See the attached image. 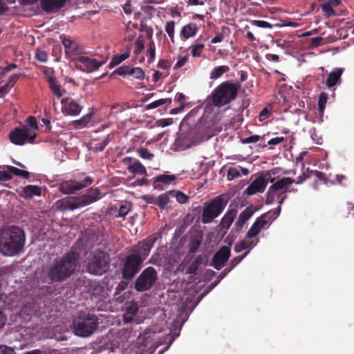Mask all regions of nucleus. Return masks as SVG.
<instances>
[{
	"label": "nucleus",
	"instance_id": "obj_44",
	"mask_svg": "<svg viewBox=\"0 0 354 354\" xmlns=\"http://www.w3.org/2000/svg\"><path fill=\"white\" fill-rule=\"evenodd\" d=\"M131 68V67L130 66L123 65V66L118 68L113 72V73L118 74V75H129Z\"/></svg>",
	"mask_w": 354,
	"mask_h": 354
},
{
	"label": "nucleus",
	"instance_id": "obj_16",
	"mask_svg": "<svg viewBox=\"0 0 354 354\" xmlns=\"http://www.w3.org/2000/svg\"><path fill=\"white\" fill-rule=\"evenodd\" d=\"M266 176L268 181L272 183L271 185L272 191H282L287 194L289 190L288 186L294 182V179L290 177H283L274 182V178L271 177V171H267Z\"/></svg>",
	"mask_w": 354,
	"mask_h": 354
},
{
	"label": "nucleus",
	"instance_id": "obj_40",
	"mask_svg": "<svg viewBox=\"0 0 354 354\" xmlns=\"http://www.w3.org/2000/svg\"><path fill=\"white\" fill-rule=\"evenodd\" d=\"M174 28H175V22L174 21H168L166 24L165 31L168 34V35L172 42H174Z\"/></svg>",
	"mask_w": 354,
	"mask_h": 354
},
{
	"label": "nucleus",
	"instance_id": "obj_9",
	"mask_svg": "<svg viewBox=\"0 0 354 354\" xmlns=\"http://www.w3.org/2000/svg\"><path fill=\"white\" fill-rule=\"evenodd\" d=\"M158 279L156 269L153 267L145 268L135 281L134 288L138 292L149 290Z\"/></svg>",
	"mask_w": 354,
	"mask_h": 354
},
{
	"label": "nucleus",
	"instance_id": "obj_43",
	"mask_svg": "<svg viewBox=\"0 0 354 354\" xmlns=\"http://www.w3.org/2000/svg\"><path fill=\"white\" fill-rule=\"evenodd\" d=\"M322 10L328 17L335 15V11L332 7V5L328 3L322 4Z\"/></svg>",
	"mask_w": 354,
	"mask_h": 354
},
{
	"label": "nucleus",
	"instance_id": "obj_61",
	"mask_svg": "<svg viewBox=\"0 0 354 354\" xmlns=\"http://www.w3.org/2000/svg\"><path fill=\"white\" fill-rule=\"evenodd\" d=\"M310 177V175L304 172L300 176H299L295 180L294 179L293 183H295L297 185L302 183L304 181H305L307 178Z\"/></svg>",
	"mask_w": 354,
	"mask_h": 354
},
{
	"label": "nucleus",
	"instance_id": "obj_7",
	"mask_svg": "<svg viewBox=\"0 0 354 354\" xmlns=\"http://www.w3.org/2000/svg\"><path fill=\"white\" fill-rule=\"evenodd\" d=\"M74 333L82 337L91 335L97 329L98 319L94 314L81 315L73 320Z\"/></svg>",
	"mask_w": 354,
	"mask_h": 354
},
{
	"label": "nucleus",
	"instance_id": "obj_63",
	"mask_svg": "<svg viewBox=\"0 0 354 354\" xmlns=\"http://www.w3.org/2000/svg\"><path fill=\"white\" fill-rule=\"evenodd\" d=\"M14 350L6 345H0V354H13Z\"/></svg>",
	"mask_w": 354,
	"mask_h": 354
},
{
	"label": "nucleus",
	"instance_id": "obj_20",
	"mask_svg": "<svg viewBox=\"0 0 354 354\" xmlns=\"http://www.w3.org/2000/svg\"><path fill=\"white\" fill-rule=\"evenodd\" d=\"M61 103L68 115H77L82 108L76 101L69 98L62 99Z\"/></svg>",
	"mask_w": 354,
	"mask_h": 354
},
{
	"label": "nucleus",
	"instance_id": "obj_24",
	"mask_svg": "<svg viewBox=\"0 0 354 354\" xmlns=\"http://www.w3.org/2000/svg\"><path fill=\"white\" fill-rule=\"evenodd\" d=\"M208 261V257L206 254H203L198 255L196 259L193 261V262L190 264L187 270V272L190 274L196 275L197 274V271L199 269L200 266L203 265H206Z\"/></svg>",
	"mask_w": 354,
	"mask_h": 354
},
{
	"label": "nucleus",
	"instance_id": "obj_23",
	"mask_svg": "<svg viewBox=\"0 0 354 354\" xmlns=\"http://www.w3.org/2000/svg\"><path fill=\"white\" fill-rule=\"evenodd\" d=\"M255 208L253 206H249L246 207L239 214L237 221L235 223V226L237 230L243 228L245 223L252 217L253 214L255 212Z\"/></svg>",
	"mask_w": 354,
	"mask_h": 354
},
{
	"label": "nucleus",
	"instance_id": "obj_47",
	"mask_svg": "<svg viewBox=\"0 0 354 354\" xmlns=\"http://www.w3.org/2000/svg\"><path fill=\"white\" fill-rule=\"evenodd\" d=\"M248 251L245 252L242 256H237L233 258L230 262V269L232 270L236 265H238L248 254Z\"/></svg>",
	"mask_w": 354,
	"mask_h": 354
},
{
	"label": "nucleus",
	"instance_id": "obj_26",
	"mask_svg": "<svg viewBox=\"0 0 354 354\" xmlns=\"http://www.w3.org/2000/svg\"><path fill=\"white\" fill-rule=\"evenodd\" d=\"M342 73V68H335L333 71H331L329 73L328 78L326 80V85L328 88H331L335 86L337 84H339Z\"/></svg>",
	"mask_w": 354,
	"mask_h": 354
},
{
	"label": "nucleus",
	"instance_id": "obj_64",
	"mask_svg": "<svg viewBox=\"0 0 354 354\" xmlns=\"http://www.w3.org/2000/svg\"><path fill=\"white\" fill-rule=\"evenodd\" d=\"M91 120V115L86 114L82 116L80 120H77V124L85 125Z\"/></svg>",
	"mask_w": 354,
	"mask_h": 354
},
{
	"label": "nucleus",
	"instance_id": "obj_3",
	"mask_svg": "<svg viewBox=\"0 0 354 354\" xmlns=\"http://www.w3.org/2000/svg\"><path fill=\"white\" fill-rule=\"evenodd\" d=\"M25 233L17 226H10L0 230V252L4 256L19 254L25 244Z\"/></svg>",
	"mask_w": 354,
	"mask_h": 354
},
{
	"label": "nucleus",
	"instance_id": "obj_36",
	"mask_svg": "<svg viewBox=\"0 0 354 354\" xmlns=\"http://www.w3.org/2000/svg\"><path fill=\"white\" fill-rule=\"evenodd\" d=\"M240 169V168H238V166L229 168L227 171V179L232 180L238 177L241 176Z\"/></svg>",
	"mask_w": 354,
	"mask_h": 354
},
{
	"label": "nucleus",
	"instance_id": "obj_11",
	"mask_svg": "<svg viewBox=\"0 0 354 354\" xmlns=\"http://www.w3.org/2000/svg\"><path fill=\"white\" fill-rule=\"evenodd\" d=\"M94 182V178L91 176H86L83 180L77 181L68 180L62 181L59 186V191L67 195L74 194L76 192L87 187Z\"/></svg>",
	"mask_w": 354,
	"mask_h": 354
},
{
	"label": "nucleus",
	"instance_id": "obj_39",
	"mask_svg": "<svg viewBox=\"0 0 354 354\" xmlns=\"http://www.w3.org/2000/svg\"><path fill=\"white\" fill-rule=\"evenodd\" d=\"M261 229L255 223H254L248 231L246 234V238L252 239L255 237L261 232Z\"/></svg>",
	"mask_w": 354,
	"mask_h": 354
},
{
	"label": "nucleus",
	"instance_id": "obj_59",
	"mask_svg": "<svg viewBox=\"0 0 354 354\" xmlns=\"http://www.w3.org/2000/svg\"><path fill=\"white\" fill-rule=\"evenodd\" d=\"M165 103H166V101L160 99V100L153 101L151 103L147 105V109H155V108H157Z\"/></svg>",
	"mask_w": 354,
	"mask_h": 354
},
{
	"label": "nucleus",
	"instance_id": "obj_50",
	"mask_svg": "<svg viewBox=\"0 0 354 354\" xmlns=\"http://www.w3.org/2000/svg\"><path fill=\"white\" fill-rule=\"evenodd\" d=\"M324 39L322 37H315L310 39V46L312 48L321 46L323 44Z\"/></svg>",
	"mask_w": 354,
	"mask_h": 354
},
{
	"label": "nucleus",
	"instance_id": "obj_49",
	"mask_svg": "<svg viewBox=\"0 0 354 354\" xmlns=\"http://www.w3.org/2000/svg\"><path fill=\"white\" fill-rule=\"evenodd\" d=\"M140 30L145 32L148 37H152L153 29L151 27L148 26L143 20L140 22Z\"/></svg>",
	"mask_w": 354,
	"mask_h": 354
},
{
	"label": "nucleus",
	"instance_id": "obj_1",
	"mask_svg": "<svg viewBox=\"0 0 354 354\" xmlns=\"http://www.w3.org/2000/svg\"><path fill=\"white\" fill-rule=\"evenodd\" d=\"M161 238L162 232H158L139 241L131 248L123 263L122 275L124 279L130 281L136 276L155 243Z\"/></svg>",
	"mask_w": 354,
	"mask_h": 354
},
{
	"label": "nucleus",
	"instance_id": "obj_13",
	"mask_svg": "<svg viewBox=\"0 0 354 354\" xmlns=\"http://www.w3.org/2000/svg\"><path fill=\"white\" fill-rule=\"evenodd\" d=\"M60 37L65 48L66 56L69 59L75 61L82 53V47L77 42L65 36H61Z\"/></svg>",
	"mask_w": 354,
	"mask_h": 354
},
{
	"label": "nucleus",
	"instance_id": "obj_12",
	"mask_svg": "<svg viewBox=\"0 0 354 354\" xmlns=\"http://www.w3.org/2000/svg\"><path fill=\"white\" fill-rule=\"evenodd\" d=\"M75 63L77 68L82 72L89 73L104 65L106 63V60L98 61L96 59L87 56L80 55L75 60Z\"/></svg>",
	"mask_w": 354,
	"mask_h": 354
},
{
	"label": "nucleus",
	"instance_id": "obj_17",
	"mask_svg": "<svg viewBox=\"0 0 354 354\" xmlns=\"http://www.w3.org/2000/svg\"><path fill=\"white\" fill-rule=\"evenodd\" d=\"M236 214L237 209L236 208H229L218 225V231L225 234L232 224Z\"/></svg>",
	"mask_w": 354,
	"mask_h": 354
},
{
	"label": "nucleus",
	"instance_id": "obj_35",
	"mask_svg": "<svg viewBox=\"0 0 354 354\" xmlns=\"http://www.w3.org/2000/svg\"><path fill=\"white\" fill-rule=\"evenodd\" d=\"M129 76H131L136 79L142 80L145 77V72L140 67H131L130 70Z\"/></svg>",
	"mask_w": 354,
	"mask_h": 354
},
{
	"label": "nucleus",
	"instance_id": "obj_19",
	"mask_svg": "<svg viewBox=\"0 0 354 354\" xmlns=\"http://www.w3.org/2000/svg\"><path fill=\"white\" fill-rule=\"evenodd\" d=\"M170 194L169 192L167 193L162 194L158 196H149L146 198V201L149 204L157 205L159 208L163 209L169 203Z\"/></svg>",
	"mask_w": 354,
	"mask_h": 354
},
{
	"label": "nucleus",
	"instance_id": "obj_18",
	"mask_svg": "<svg viewBox=\"0 0 354 354\" xmlns=\"http://www.w3.org/2000/svg\"><path fill=\"white\" fill-rule=\"evenodd\" d=\"M67 0H41L40 5L43 11L48 14L59 11L65 5Z\"/></svg>",
	"mask_w": 354,
	"mask_h": 354
},
{
	"label": "nucleus",
	"instance_id": "obj_41",
	"mask_svg": "<svg viewBox=\"0 0 354 354\" xmlns=\"http://www.w3.org/2000/svg\"><path fill=\"white\" fill-rule=\"evenodd\" d=\"M201 244V239L197 238L191 240L189 243V253H195Z\"/></svg>",
	"mask_w": 354,
	"mask_h": 354
},
{
	"label": "nucleus",
	"instance_id": "obj_54",
	"mask_svg": "<svg viewBox=\"0 0 354 354\" xmlns=\"http://www.w3.org/2000/svg\"><path fill=\"white\" fill-rule=\"evenodd\" d=\"M21 312L25 315H30L35 312V306L32 304H28L22 306Z\"/></svg>",
	"mask_w": 354,
	"mask_h": 354
},
{
	"label": "nucleus",
	"instance_id": "obj_56",
	"mask_svg": "<svg viewBox=\"0 0 354 354\" xmlns=\"http://www.w3.org/2000/svg\"><path fill=\"white\" fill-rule=\"evenodd\" d=\"M311 174H314L315 176L319 179V180H322L323 181L324 183H326L327 182V178H326V175L322 172V171H310Z\"/></svg>",
	"mask_w": 354,
	"mask_h": 354
},
{
	"label": "nucleus",
	"instance_id": "obj_28",
	"mask_svg": "<svg viewBox=\"0 0 354 354\" xmlns=\"http://www.w3.org/2000/svg\"><path fill=\"white\" fill-rule=\"evenodd\" d=\"M47 82L53 94L56 95L57 98H60L63 95V92L56 78L54 77H48L47 79Z\"/></svg>",
	"mask_w": 354,
	"mask_h": 354
},
{
	"label": "nucleus",
	"instance_id": "obj_55",
	"mask_svg": "<svg viewBox=\"0 0 354 354\" xmlns=\"http://www.w3.org/2000/svg\"><path fill=\"white\" fill-rule=\"evenodd\" d=\"M261 137L258 135H253L246 138H243L241 140V142L243 144H248L252 142H257L260 140Z\"/></svg>",
	"mask_w": 354,
	"mask_h": 354
},
{
	"label": "nucleus",
	"instance_id": "obj_5",
	"mask_svg": "<svg viewBox=\"0 0 354 354\" xmlns=\"http://www.w3.org/2000/svg\"><path fill=\"white\" fill-rule=\"evenodd\" d=\"M100 198V190L97 188H91L81 196H66L59 199L55 202V207L60 212L73 211L95 203Z\"/></svg>",
	"mask_w": 354,
	"mask_h": 354
},
{
	"label": "nucleus",
	"instance_id": "obj_57",
	"mask_svg": "<svg viewBox=\"0 0 354 354\" xmlns=\"http://www.w3.org/2000/svg\"><path fill=\"white\" fill-rule=\"evenodd\" d=\"M27 122L32 129L35 130L38 129L37 119L35 116H28L27 118Z\"/></svg>",
	"mask_w": 354,
	"mask_h": 354
},
{
	"label": "nucleus",
	"instance_id": "obj_33",
	"mask_svg": "<svg viewBox=\"0 0 354 354\" xmlns=\"http://www.w3.org/2000/svg\"><path fill=\"white\" fill-rule=\"evenodd\" d=\"M328 100V95L322 92L319 96L318 100V109L319 112L320 117H322L324 115V112L326 108V104Z\"/></svg>",
	"mask_w": 354,
	"mask_h": 354
},
{
	"label": "nucleus",
	"instance_id": "obj_4",
	"mask_svg": "<svg viewBox=\"0 0 354 354\" xmlns=\"http://www.w3.org/2000/svg\"><path fill=\"white\" fill-rule=\"evenodd\" d=\"M240 84L232 81H224L218 84L207 96V104L221 108L234 101L238 96Z\"/></svg>",
	"mask_w": 354,
	"mask_h": 354
},
{
	"label": "nucleus",
	"instance_id": "obj_46",
	"mask_svg": "<svg viewBox=\"0 0 354 354\" xmlns=\"http://www.w3.org/2000/svg\"><path fill=\"white\" fill-rule=\"evenodd\" d=\"M252 24L253 26H256L257 27H259V28H272V25L270 23H268V21H262V20H253L252 21Z\"/></svg>",
	"mask_w": 354,
	"mask_h": 354
},
{
	"label": "nucleus",
	"instance_id": "obj_6",
	"mask_svg": "<svg viewBox=\"0 0 354 354\" xmlns=\"http://www.w3.org/2000/svg\"><path fill=\"white\" fill-rule=\"evenodd\" d=\"M85 263L86 271L88 273L101 276L109 271L111 258L106 251L97 248L90 251L85 260Z\"/></svg>",
	"mask_w": 354,
	"mask_h": 354
},
{
	"label": "nucleus",
	"instance_id": "obj_14",
	"mask_svg": "<svg viewBox=\"0 0 354 354\" xmlns=\"http://www.w3.org/2000/svg\"><path fill=\"white\" fill-rule=\"evenodd\" d=\"M231 255V250L229 246H221L214 254L211 266L216 270H221L228 261Z\"/></svg>",
	"mask_w": 354,
	"mask_h": 354
},
{
	"label": "nucleus",
	"instance_id": "obj_31",
	"mask_svg": "<svg viewBox=\"0 0 354 354\" xmlns=\"http://www.w3.org/2000/svg\"><path fill=\"white\" fill-rule=\"evenodd\" d=\"M271 213H265L259 216L254 223L262 230L272 221Z\"/></svg>",
	"mask_w": 354,
	"mask_h": 354
},
{
	"label": "nucleus",
	"instance_id": "obj_32",
	"mask_svg": "<svg viewBox=\"0 0 354 354\" xmlns=\"http://www.w3.org/2000/svg\"><path fill=\"white\" fill-rule=\"evenodd\" d=\"M129 56H130V50H127L124 53L115 55L112 58V59L109 64V66L112 68V67H114V66L120 64L121 62H122L123 61H124L125 59L129 58Z\"/></svg>",
	"mask_w": 354,
	"mask_h": 354
},
{
	"label": "nucleus",
	"instance_id": "obj_8",
	"mask_svg": "<svg viewBox=\"0 0 354 354\" xmlns=\"http://www.w3.org/2000/svg\"><path fill=\"white\" fill-rule=\"evenodd\" d=\"M227 201L223 195L217 196L207 203L203 209L201 221L203 224L212 223L224 210Z\"/></svg>",
	"mask_w": 354,
	"mask_h": 354
},
{
	"label": "nucleus",
	"instance_id": "obj_58",
	"mask_svg": "<svg viewBox=\"0 0 354 354\" xmlns=\"http://www.w3.org/2000/svg\"><path fill=\"white\" fill-rule=\"evenodd\" d=\"M248 249V246H246L245 243L244 241H239V243H236L234 245V251L236 253H239L241 251Z\"/></svg>",
	"mask_w": 354,
	"mask_h": 354
},
{
	"label": "nucleus",
	"instance_id": "obj_53",
	"mask_svg": "<svg viewBox=\"0 0 354 354\" xmlns=\"http://www.w3.org/2000/svg\"><path fill=\"white\" fill-rule=\"evenodd\" d=\"M270 115H271L270 110H269L268 107H264L259 113V120L260 122H263L266 119L268 118L270 116Z\"/></svg>",
	"mask_w": 354,
	"mask_h": 354
},
{
	"label": "nucleus",
	"instance_id": "obj_38",
	"mask_svg": "<svg viewBox=\"0 0 354 354\" xmlns=\"http://www.w3.org/2000/svg\"><path fill=\"white\" fill-rule=\"evenodd\" d=\"M138 155L140 158L145 160H152L154 157L153 153H151L147 149L144 147H140L138 149Z\"/></svg>",
	"mask_w": 354,
	"mask_h": 354
},
{
	"label": "nucleus",
	"instance_id": "obj_45",
	"mask_svg": "<svg viewBox=\"0 0 354 354\" xmlns=\"http://www.w3.org/2000/svg\"><path fill=\"white\" fill-rule=\"evenodd\" d=\"M145 44H144V40L142 39H140V37L138 38L135 42V49H134V54L138 55L141 53V51L144 49Z\"/></svg>",
	"mask_w": 354,
	"mask_h": 354
},
{
	"label": "nucleus",
	"instance_id": "obj_62",
	"mask_svg": "<svg viewBox=\"0 0 354 354\" xmlns=\"http://www.w3.org/2000/svg\"><path fill=\"white\" fill-rule=\"evenodd\" d=\"M129 212V207L126 205H120L118 210V216L120 217H124Z\"/></svg>",
	"mask_w": 354,
	"mask_h": 354
},
{
	"label": "nucleus",
	"instance_id": "obj_60",
	"mask_svg": "<svg viewBox=\"0 0 354 354\" xmlns=\"http://www.w3.org/2000/svg\"><path fill=\"white\" fill-rule=\"evenodd\" d=\"M12 176L7 169L6 171H0V180L7 181L12 179Z\"/></svg>",
	"mask_w": 354,
	"mask_h": 354
},
{
	"label": "nucleus",
	"instance_id": "obj_48",
	"mask_svg": "<svg viewBox=\"0 0 354 354\" xmlns=\"http://www.w3.org/2000/svg\"><path fill=\"white\" fill-rule=\"evenodd\" d=\"M138 311V306L136 302H132L129 306L127 307L126 313L127 315L135 316Z\"/></svg>",
	"mask_w": 354,
	"mask_h": 354
},
{
	"label": "nucleus",
	"instance_id": "obj_52",
	"mask_svg": "<svg viewBox=\"0 0 354 354\" xmlns=\"http://www.w3.org/2000/svg\"><path fill=\"white\" fill-rule=\"evenodd\" d=\"M36 58L41 62H46L48 58V54L44 50H37Z\"/></svg>",
	"mask_w": 354,
	"mask_h": 354
},
{
	"label": "nucleus",
	"instance_id": "obj_34",
	"mask_svg": "<svg viewBox=\"0 0 354 354\" xmlns=\"http://www.w3.org/2000/svg\"><path fill=\"white\" fill-rule=\"evenodd\" d=\"M169 194L171 196L175 197L176 201L181 204L186 203L189 199L187 195L180 191L172 190L169 191Z\"/></svg>",
	"mask_w": 354,
	"mask_h": 354
},
{
	"label": "nucleus",
	"instance_id": "obj_2",
	"mask_svg": "<svg viewBox=\"0 0 354 354\" xmlns=\"http://www.w3.org/2000/svg\"><path fill=\"white\" fill-rule=\"evenodd\" d=\"M79 259V254L73 251L55 259L46 271L48 279L54 283L66 281L76 272Z\"/></svg>",
	"mask_w": 354,
	"mask_h": 354
},
{
	"label": "nucleus",
	"instance_id": "obj_21",
	"mask_svg": "<svg viewBox=\"0 0 354 354\" xmlns=\"http://www.w3.org/2000/svg\"><path fill=\"white\" fill-rule=\"evenodd\" d=\"M286 198V193L282 191H272L270 185L266 194V203L272 204L277 200L279 205H282Z\"/></svg>",
	"mask_w": 354,
	"mask_h": 354
},
{
	"label": "nucleus",
	"instance_id": "obj_27",
	"mask_svg": "<svg viewBox=\"0 0 354 354\" xmlns=\"http://www.w3.org/2000/svg\"><path fill=\"white\" fill-rule=\"evenodd\" d=\"M198 31V27L196 24L190 23L184 26L180 31V36L184 39H187L196 35Z\"/></svg>",
	"mask_w": 354,
	"mask_h": 354
},
{
	"label": "nucleus",
	"instance_id": "obj_37",
	"mask_svg": "<svg viewBox=\"0 0 354 354\" xmlns=\"http://www.w3.org/2000/svg\"><path fill=\"white\" fill-rule=\"evenodd\" d=\"M205 48V45L203 44H194L191 46L192 51L191 53L193 57H198L201 55L203 48Z\"/></svg>",
	"mask_w": 354,
	"mask_h": 354
},
{
	"label": "nucleus",
	"instance_id": "obj_25",
	"mask_svg": "<svg viewBox=\"0 0 354 354\" xmlns=\"http://www.w3.org/2000/svg\"><path fill=\"white\" fill-rule=\"evenodd\" d=\"M41 195V188L37 185H28L22 188L20 196L24 198H32Z\"/></svg>",
	"mask_w": 354,
	"mask_h": 354
},
{
	"label": "nucleus",
	"instance_id": "obj_29",
	"mask_svg": "<svg viewBox=\"0 0 354 354\" xmlns=\"http://www.w3.org/2000/svg\"><path fill=\"white\" fill-rule=\"evenodd\" d=\"M230 71V67L226 65H222L215 67L211 72L209 78L215 80L220 78L224 73Z\"/></svg>",
	"mask_w": 354,
	"mask_h": 354
},
{
	"label": "nucleus",
	"instance_id": "obj_15",
	"mask_svg": "<svg viewBox=\"0 0 354 354\" xmlns=\"http://www.w3.org/2000/svg\"><path fill=\"white\" fill-rule=\"evenodd\" d=\"M268 176L261 175L254 180L246 188L245 192L248 196L254 195L257 193H262L268 185Z\"/></svg>",
	"mask_w": 354,
	"mask_h": 354
},
{
	"label": "nucleus",
	"instance_id": "obj_10",
	"mask_svg": "<svg viewBox=\"0 0 354 354\" xmlns=\"http://www.w3.org/2000/svg\"><path fill=\"white\" fill-rule=\"evenodd\" d=\"M10 142L17 145H23L26 142L32 143L37 137V133L28 128L26 126L23 127H16L10 133Z\"/></svg>",
	"mask_w": 354,
	"mask_h": 354
},
{
	"label": "nucleus",
	"instance_id": "obj_22",
	"mask_svg": "<svg viewBox=\"0 0 354 354\" xmlns=\"http://www.w3.org/2000/svg\"><path fill=\"white\" fill-rule=\"evenodd\" d=\"M176 180L175 175L160 174L154 178L153 187L155 189L162 190V185H170Z\"/></svg>",
	"mask_w": 354,
	"mask_h": 354
},
{
	"label": "nucleus",
	"instance_id": "obj_42",
	"mask_svg": "<svg viewBox=\"0 0 354 354\" xmlns=\"http://www.w3.org/2000/svg\"><path fill=\"white\" fill-rule=\"evenodd\" d=\"M147 53L149 55V61L152 62L155 59L156 56V46L153 41H151L148 46Z\"/></svg>",
	"mask_w": 354,
	"mask_h": 354
},
{
	"label": "nucleus",
	"instance_id": "obj_51",
	"mask_svg": "<svg viewBox=\"0 0 354 354\" xmlns=\"http://www.w3.org/2000/svg\"><path fill=\"white\" fill-rule=\"evenodd\" d=\"M22 76V73H16L12 75H11L8 80V81L6 82V84L11 88L14 86L15 83L19 80L20 77Z\"/></svg>",
	"mask_w": 354,
	"mask_h": 354
},
{
	"label": "nucleus",
	"instance_id": "obj_30",
	"mask_svg": "<svg viewBox=\"0 0 354 354\" xmlns=\"http://www.w3.org/2000/svg\"><path fill=\"white\" fill-rule=\"evenodd\" d=\"M128 170L134 174H147V169L145 166L138 160L133 164L128 166Z\"/></svg>",
	"mask_w": 354,
	"mask_h": 354
}]
</instances>
